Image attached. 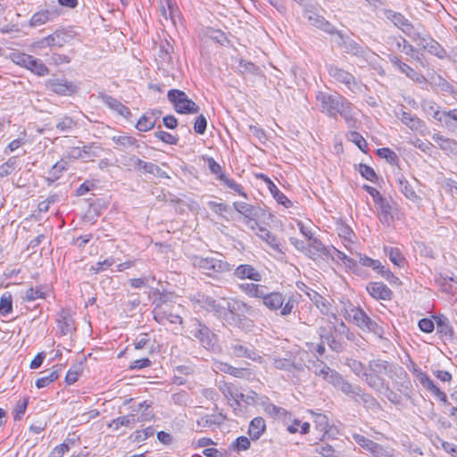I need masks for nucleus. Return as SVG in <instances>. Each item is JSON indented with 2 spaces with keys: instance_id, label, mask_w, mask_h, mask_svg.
I'll return each mask as SVG.
<instances>
[{
  "instance_id": "1",
  "label": "nucleus",
  "mask_w": 457,
  "mask_h": 457,
  "mask_svg": "<svg viewBox=\"0 0 457 457\" xmlns=\"http://www.w3.org/2000/svg\"><path fill=\"white\" fill-rule=\"evenodd\" d=\"M316 99L320 104L322 112L335 119L339 114L350 128L355 127L356 119L353 114V107L346 98L338 94L319 92Z\"/></svg>"
},
{
  "instance_id": "2",
  "label": "nucleus",
  "mask_w": 457,
  "mask_h": 457,
  "mask_svg": "<svg viewBox=\"0 0 457 457\" xmlns=\"http://www.w3.org/2000/svg\"><path fill=\"white\" fill-rule=\"evenodd\" d=\"M397 370L403 371V368L386 360H371L368 364V375L365 383L375 392L382 394L384 389H387V383L383 376L391 378L393 373L396 374Z\"/></svg>"
},
{
  "instance_id": "3",
  "label": "nucleus",
  "mask_w": 457,
  "mask_h": 457,
  "mask_svg": "<svg viewBox=\"0 0 457 457\" xmlns=\"http://www.w3.org/2000/svg\"><path fill=\"white\" fill-rule=\"evenodd\" d=\"M331 386L355 403H361L368 410L379 409V403L371 394L367 393L359 385L350 383L340 373L334 378Z\"/></svg>"
},
{
  "instance_id": "4",
  "label": "nucleus",
  "mask_w": 457,
  "mask_h": 457,
  "mask_svg": "<svg viewBox=\"0 0 457 457\" xmlns=\"http://www.w3.org/2000/svg\"><path fill=\"white\" fill-rule=\"evenodd\" d=\"M353 438L357 445L370 453L372 457H403L402 454L393 447L380 445L361 434H353Z\"/></svg>"
},
{
  "instance_id": "5",
  "label": "nucleus",
  "mask_w": 457,
  "mask_h": 457,
  "mask_svg": "<svg viewBox=\"0 0 457 457\" xmlns=\"http://www.w3.org/2000/svg\"><path fill=\"white\" fill-rule=\"evenodd\" d=\"M167 98L178 113L194 114L200 111V107L184 91L179 89L169 90Z\"/></svg>"
},
{
  "instance_id": "6",
  "label": "nucleus",
  "mask_w": 457,
  "mask_h": 457,
  "mask_svg": "<svg viewBox=\"0 0 457 457\" xmlns=\"http://www.w3.org/2000/svg\"><path fill=\"white\" fill-rule=\"evenodd\" d=\"M385 17L391 21L395 26L400 29L405 35L411 37L413 41H418L420 32L416 30L411 22L406 19L401 12L392 10H385Z\"/></svg>"
},
{
  "instance_id": "7",
  "label": "nucleus",
  "mask_w": 457,
  "mask_h": 457,
  "mask_svg": "<svg viewBox=\"0 0 457 457\" xmlns=\"http://www.w3.org/2000/svg\"><path fill=\"white\" fill-rule=\"evenodd\" d=\"M194 265L198 267L207 275H211V272L223 273L230 271L232 267L227 262L215 259L213 257H195Z\"/></svg>"
},
{
  "instance_id": "8",
  "label": "nucleus",
  "mask_w": 457,
  "mask_h": 457,
  "mask_svg": "<svg viewBox=\"0 0 457 457\" xmlns=\"http://www.w3.org/2000/svg\"><path fill=\"white\" fill-rule=\"evenodd\" d=\"M328 74L337 82L344 84L352 92H356L360 89V85L357 83L354 76L350 72L335 65L328 67Z\"/></svg>"
},
{
  "instance_id": "9",
  "label": "nucleus",
  "mask_w": 457,
  "mask_h": 457,
  "mask_svg": "<svg viewBox=\"0 0 457 457\" xmlns=\"http://www.w3.org/2000/svg\"><path fill=\"white\" fill-rule=\"evenodd\" d=\"M348 322L358 326L362 330H367L374 333L375 335L382 337L384 328L376 320L370 319V316H345Z\"/></svg>"
},
{
  "instance_id": "10",
  "label": "nucleus",
  "mask_w": 457,
  "mask_h": 457,
  "mask_svg": "<svg viewBox=\"0 0 457 457\" xmlns=\"http://www.w3.org/2000/svg\"><path fill=\"white\" fill-rule=\"evenodd\" d=\"M46 88L60 96H71L76 93L78 87L71 81L61 79H50L46 81Z\"/></svg>"
},
{
  "instance_id": "11",
  "label": "nucleus",
  "mask_w": 457,
  "mask_h": 457,
  "mask_svg": "<svg viewBox=\"0 0 457 457\" xmlns=\"http://www.w3.org/2000/svg\"><path fill=\"white\" fill-rule=\"evenodd\" d=\"M416 42L430 54L435 55L439 59H445L447 57L446 50L429 35H422L420 33V37Z\"/></svg>"
},
{
  "instance_id": "12",
  "label": "nucleus",
  "mask_w": 457,
  "mask_h": 457,
  "mask_svg": "<svg viewBox=\"0 0 457 457\" xmlns=\"http://www.w3.org/2000/svg\"><path fill=\"white\" fill-rule=\"evenodd\" d=\"M336 43L346 54L362 57L365 54V49L362 46L343 33H337Z\"/></svg>"
},
{
  "instance_id": "13",
  "label": "nucleus",
  "mask_w": 457,
  "mask_h": 457,
  "mask_svg": "<svg viewBox=\"0 0 457 457\" xmlns=\"http://www.w3.org/2000/svg\"><path fill=\"white\" fill-rule=\"evenodd\" d=\"M98 99H100L102 103H104L110 109L115 111L120 116H123L127 119L131 116V112L129 109L116 98L104 93H99Z\"/></svg>"
},
{
  "instance_id": "14",
  "label": "nucleus",
  "mask_w": 457,
  "mask_h": 457,
  "mask_svg": "<svg viewBox=\"0 0 457 457\" xmlns=\"http://www.w3.org/2000/svg\"><path fill=\"white\" fill-rule=\"evenodd\" d=\"M310 370H312L316 376L321 377L330 385L339 373L337 370L330 369L326 363L319 360L312 363V366L310 368Z\"/></svg>"
},
{
  "instance_id": "15",
  "label": "nucleus",
  "mask_w": 457,
  "mask_h": 457,
  "mask_svg": "<svg viewBox=\"0 0 457 457\" xmlns=\"http://www.w3.org/2000/svg\"><path fill=\"white\" fill-rule=\"evenodd\" d=\"M233 275L238 279H250L257 282L262 280V274L250 264L237 266L234 270Z\"/></svg>"
},
{
  "instance_id": "16",
  "label": "nucleus",
  "mask_w": 457,
  "mask_h": 457,
  "mask_svg": "<svg viewBox=\"0 0 457 457\" xmlns=\"http://www.w3.org/2000/svg\"><path fill=\"white\" fill-rule=\"evenodd\" d=\"M376 206L378 208V218L382 224L390 226L394 220V217L392 215V206L389 201L381 196L377 201L374 202Z\"/></svg>"
},
{
  "instance_id": "17",
  "label": "nucleus",
  "mask_w": 457,
  "mask_h": 457,
  "mask_svg": "<svg viewBox=\"0 0 457 457\" xmlns=\"http://www.w3.org/2000/svg\"><path fill=\"white\" fill-rule=\"evenodd\" d=\"M172 50L173 46L168 41H165L160 45L158 60L159 67L161 69L168 70L173 67V58L171 56Z\"/></svg>"
},
{
  "instance_id": "18",
  "label": "nucleus",
  "mask_w": 457,
  "mask_h": 457,
  "mask_svg": "<svg viewBox=\"0 0 457 457\" xmlns=\"http://www.w3.org/2000/svg\"><path fill=\"white\" fill-rule=\"evenodd\" d=\"M230 350L232 354L237 358H246L253 361L261 358L253 346L245 345L237 340L231 344Z\"/></svg>"
},
{
  "instance_id": "19",
  "label": "nucleus",
  "mask_w": 457,
  "mask_h": 457,
  "mask_svg": "<svg viewBox=\"0 0 457 457\" xmlns=\"http://www.w3.org/2000/svg\"><path fill=\"white\" fill-rule=\"evenodd\" d=\"M233 206L237 212L245 217V220H256L262 212L261 207L252 205L245 202H235Z\"/></svg>"
},
{
  "instance_id": "20",
  "label": "nucleus",
  "mask_w": 457,
  "mask_h": 457,
  "mask_svg": "<svg viewBox=\"0 0 457 457\" xmlns=\"http://www.w3.org/2000/svg\"><path fill=\"white\" fill-rule=\"evenodd\" d=\"M367 291L376 299L389 300L392 296V291L382 282H370L367 285Z\"/></svg>"
},
{
  "instance_id": "21",
  "label": "nucleus",
  "mask_w": 457,
  "mask_h": 457,
  "mask_svg": "<svg viewBox=\"0 0 457 457\" xmlns=\"http://www.w3.org/2000/svg\"><path fill=\"white\" fill-rule=\"evenodd\" d=\"M260 178L266 182L271 195L279 204H282L286 208L292 206V202L278 188L269 177L264 174H261Z\"/></svg>"
},
{
  "instance_id": "22",
  "label": "nucleus",
  "mask_w": 457,
  "mask_h": 457,
  "mask_svg": "<svg viewBox=\"0 0 457 457\" xmlns=\"http://www.w3.org/2000/svg\"><path fill=\"white\" fill-rule=\"evenodd\" d=\"M194 336L205 348L212 347L215 344V335L211 332L209 328L200 323L198 324V328L194 333Z\"/></svg>"
},
{
  "instance_id": "23",
  "label": "nucleus",
  "mask_w": 457,
  "mask_h": 457,
  "mask_svg": "<svg viewBox=\"0 0 457 457\" xmlns=\"http://www.w3.org/2000/svg\"><path fill=\"white\" fill-rule=\"evenodd\" d=\"M272 362L276 369L284 370H296L302 371L303 370V364L301 362H296L295 359L291 360L289 358H279L277 356L272 357Z\"/></svg>"
},
{
  "instance_id": "24",
  "label": "nucleus",
  "mask_w": 457,
  "mask_h": 457,
  "mask_svg": "<svg viewBox=\"0 0 457 457\" xmlns=\"http://www.w3.org/2000/svg\"><path fill=\"white\" fill-rule=\"evenodd\" d=\"M67 35L60 30L42 38L39 42L41 46H57L61 47L67 42Z\"/></svg>"
},
{
  "instance_id": "25",
  "label": "nucleus",
  "mask_w": 457,
  "mask_h": 457,
  "mask_svg": "<svg viewBox=\"0 0 457 457\" xmlns=\"http://www.w3.org/2000/svg\"><path fill=\"white\" fill-rule=\"evenodd\" d=\"M263 303L270 310V311H277L280 308H282L285 298L283 295L279 292H272L269 293L266 292V295L262 298Z\"/></svg>"
},
{
  "instance_id": "26",
  "label": "nucleus",
  "mask_w": 457,
  "mask_h": 457,
  "mask_svg": "<svg viewBox=\"0 0 457 457\" xmlns=\"http://www.w3.org/2000/svg\"><path fill=\"white\" fill-rule=\"evenodd\" d=\"M266 430V423L263 418L255 417L249 424L248 435L252 440L259 439Z\"/></svg>"
},
{
  "instance_id": "27",
  "label": "nucleus",
  "mask_w": 457,
  "mask_h": 457,
  "mask_svg": "<svg viewBox=\"0 0 457 457\" xmlns=\"http://www.w3.org/2000/svg\"><path fill=\"white\" fill-rule=\"evenodd\" d=\"M239 288L249 296L256 298H263L268 291V287L266 286L253 283L240 284Z\"/></svg>"
},
{
  "instance_id": "28",
  "label": "nucleus",
  "mask_w": 457,
  "mask_h": 457,
  "mask_svg": "<svg viewBox=\"0 0 457 457\" xmlns=\"http://www.w3.org/2000/svg\"><path fill=\"white\" fill-rule=\"evenodd\" d=\"M225 420L226 417L222 413L205 415L196 420V425L204 428H210L212 425L219 427L223 424Z\"/></svg>"
},
{
  "instance_id": "29",
  "label": "nucleus",
  "mask_w": 457,
  "mask_h": 457,
  "mask_svg": "<svg viewBox=\"0 0 457 457\" xmlns=\"http://www.w3.org/2000/svg\"><path fill=\"white\" fill-rule=\"evenodd\" d=\"M53 369V370L45 371L47 374L37 379L35 385L37 388H44L49 386L51 383L54 382L59 378V372L62 370V366L56 365L54 366Z\"/></svg>"
},
{
  "instance_id": "30",
  "label": "nucleus",
  "mask_w": 457,
  "mask_h": 457,
  "mask_svg": "<svg viewBox=\"0 0 457 457\" xmlns=\"http://www.w3.org/2000/svg\"><path fill=\"white\" fill-rule=\"evenodd\" d=\"M112 140L120 150H126L130 147L137 148L139 146L138 141L128 135L113 136Z\"/></svg>"
},
{
  "instance_id": "31",
  "label": "nucleus",
  "mask_w": 457,
  "mask_h": 457,
  "mask_svg": "<svg viewBox=\"0 0 457 457\" xmlns=\"http://www.w3.org/2000/svg\"><path fill=\"white\" fill-rule=\"evenodd\" d=\"M431 318L436 323L437 333L450 337L453 336V328L446 316H431Z\"/></svg>"
},
{
  "instance_id": "32",
  "label": "nucleus",
  "mask_w": 457,
  "mask_h": 457,
  "mask_svg": "<svg viewBox=\"0 0 457 457\" xmlns=\"http://www.w3.org/2000/svg\"><path fill=\"white\" fill-rule=\"evenodd\" d=\"M396 117L411 129H418L421 123L417 116L403 110H401L400 112H396Z\"/></svg>"
},
{
  "instance_id": "33",
  "label": "nucleus",
  "mask_w": 457,
  "mask_h": 457,
  "mask_svg": "<svg viewBox=\"0 0 457 457\" xmlns=\"http://www.w3.org/2000/svg\"><path fill=\"white\" fill-rule=\"evenodd\" d=\"M47 290V287L42 286L37 287L36 288L30 287L24 292L22 299L26 302H33L37 299H45Z\"/></svg>"
},
{
  "instance_id": "34",
  "label": "nucleus",
  "mask_w": 457,
  "mask_h": 457,
  "mask_svg": "<svg viewBox=\"0 0 457 457\" xmlns=\"http://www.w3.org/2000/svg\"><path fill=\"white\" fill-rule=\"evenodd\" d=\"M26 69L38 76H45L49 73V69L46 66V64L32 55L28 62V66Z\"/></svg>"
},
{
  "instance_id": "35",
  "label": "nucleus",
  "mask_w": 457,
  "mask_h": 457,
  "mask_svg": "<svg viewBox=\"0 0 457 457\" xmlns=\"http://www.w3.org/2000/svg\"><path fill=\"white\" fill-rule=\"evenodd\" d=\"M310 243L307 247V252L309 254L312 255H328L329 251L328 249L322 244V242L318 238H312V240H309Z\"/></svg>"
},
{
  "instance_id": "36",
  "label": "nucleus",
  "mask_w": 457,
  "mask_h": 457,
  "mask_svg": "<svg viewBox=\"0 0 457 457\" xmlns=\"http://www.w3.org/2000/svg\"><path fill=\"white\" fill-rule=\"evenodd\" d=\"M62 335H67L76 329L73 316H60L56 320Z\"/></svg>"
},
{
  "instance_id": "37",
  "label": "nucleus",
  "mask_w": 457,
  "mask_h": 457,
  "mask_svg": "<svg viewBox=\"0 0 457 457\" xmlns=\"http://www.w3.org/2000/svg\"><path fill=\"white\" fill-rule=\"evenodd\" d=\"M346 365L357 377L361 378L365 382L368 375V367H366L361 361L354 359L347 360Z\"/></svg>"
},
{
  "instance_id": "38",
  "label": "nucleus",
  "mask_w": 457,
  "mask_h": 457,
  "mask_svg": "<svg viewBox=\"0 0 457 457\" xmlns=\"http://www.w3.org/2000/svg\"><path fill=\"white\" fill-rule=\"evenodd\" d=\"M385 253L388 256L389 260L397 267L403 268L405 265L406 261L400 249L395 247H385Z\"/></svg>"
},
{
  "instance_id": "39",
  "label": "nucleus",
  "mask_w": 457,
  "mask_h": 457,
  "mask_svg": "<svg viewBox=\"0 0 457 457\" xmlns=\"http://www.w3.org/2000/svg\"><path fill=\"white\" fill-rule=\"evenodd\" d=\"M141 170L144 173L152 174L160 179H169L170 178V176L168 175V173L166 171L162 170L158 165H156L153 162H148L143 161L142 165H141Z\"/></svg>"
},
{
  "instance_id": "40",
  "label": "nucleus",
  "mask_w": 457,
  "mask_h": 457,
  "mask_svg": "<svg viewBox=\"0 0 457 457\" xmlns=\"http://www.w3.org/2000/svg\"><path fill=\"white\" fill-rule=\"evenodd\" d=\"M231 319L235 326L238 327L245 332L251 331L253 327V321L248 316H228ZM229 322V320H227Z\"/></svg>"
},
{
  "instance_id": "41",
  "label": "nucleus",
  "mask_w": 457,
  "mask_h": 457,
  "mask_svg": "<svg viewBox=\"0 0 457 457\" xmlns=\"http://www.w3.org/2000/svg\"><path fill=\"white\" fill-rule=\"evenodd\" d=\"M314 452L320 454L322 457H338L339 452H337L334 446L329 444H326L321 440V443L314 445Z\"/></svg>"
},
{
  "instance_id": "42",
  "label": "nucleus",
  "mask_w": 457,
  "mask_h": 457,
  "mask_svg": "<svg viewBox=\"0 0 457 457\" xmlns=\"http://www.w3.org/2000/svg\"><path fill=\"white\" fill-rule=\"evenodd\" d=\"M397 182L400 186L401 192L405 195V197L411 201H416L419 198L413 187L403 176L399 177L397 179Z\"/></svg>"
},
{
  "instance_id": "43",
  "label": "nucleus",
  "mask_w": 457,
  "mask_h": 457,
  "mask_svg": "<svg viewBox=\"0 0 457 457\" xmlns=\"http://www.w3.org/2000/svg\"><path fill=\"white\" fill-rule=\"evenodd\" d=\"M136 413H130L125 416L118 417L111 421L109 427H113L114 429H118L120 427H130L132 424L136 423Z\"/></svg>"
},
{
  "instance_id": "44",
  "label": "nucleus",
  "mask_w": 457,
  "mask_h": 457,
  "mask_svg": "<svg viewBox=\"0 0 457 457\" xmlns=\"http://www.w3.org/2000/svg\"><path fill=\"white\" fill-rule=\"evenodd\" d=\"M142 160L137 157L134 154L131 155H121L120 158V162L121 165L127 167L128 169L134 168L137 170H141Z\"/></svg>"
},
{
  "instance_id": "45",
  "label": "nucleus",
  "mask_w": 457,
  "mask_h": 457,
  "mask_svg": "<svg viewBox=\"0 0 457 457\" xmlns=\"http://www.w3.org/2000/svg\"><path fill=\"white\" fill-rule=\"evenodd\" d=\"M258 236L266 241L274 250H279V243L277 237L266 228L259 227Z\"/></svg>"
},
{
  "instance_id": "46",
  "label": "nucleus",
  "mask_w": 457,
  "mask_h": 457,
  "mask_svg": "<svg viewBox=\"0 0 457 457\" xmlns=\"http://www.w3.org/2000/svg\"><path fill=\"white\" fill-rule=\"evenodd\" d=\"M376 154L382 159H386V162L392 165H397L399 162L398 155L390 148L383 147L376 150Z\"/></svg>"
},
{
  "instance_id": "47",
  "label": "nucleus",
  "mask_w": 457,
  "mask_h": 457,
  "mask_svg": "<svg viewBox=\"0 0 457 457\" xmlns=\"http://www.w3.org/2000/svg\"><path fill=\"white\" fill-rule=\"evenodd\" d=\"M328 418L327 415L322 413H316L314 418V423L316 425V428L323 433V437L328 436L329 430L328 429L329 423Z\"/></svg>"
},
{
  "instance_id": "48",
  "label": "nucleus",
  "mask_w": 457,
  "mask_h": 457,
  "mask_svg": "<svg viewBox=\"0 0 457 457\" xmlns=\"http://www.w3.org/2000/svg\"><path fill=\"white\" fill-rule=\"evenodd\" d=\"M196 302L204 310L208 312H218L216 310L217 305L215 304V300L211 297L198 294Z\"/></svg>"
},
{
  "instance_id": "49",
  "label": "nucleus",
  "mask_w": 457,
  "mask_h": 457,
  "mask_svg": "<svg viewBox=\"0 0 457 457\" xmlns=\"http://www.w3.org/2000/svg\"><path fill=\"white\" fill-rule=\"evenodd\" d=\"M12 312V296L11 293L4 292L0 297V314H8Z\"/></svg>"
},
{
  "instance_id": "50",
  "label": "nucleus",
  "mask_w": 457,
  "mask_h": 457,
  "mask_svg": "<svg viewBox=\"0 0 457 457\" xmlns=\"http://www.w3.org/2000/svg\"><path fill=\"white\" fill-rule=\"evenodd\" d=\"M155 125V120H152V117L146 113L144 114L137 122L136 128L139 131L146 132L151 130Z\"/></svg>"
},
{
  "instance_id": "51",
  "label": "nucleus",
  "mask_w": 457,
  "mask_h": 457,
  "mask_svg": "<svg viewBox=\"0 0 457 457\" xmlns=\"http://www.w3.org/2000/svg\"><path fill=\"white\" fill-rule=\"evenodd\" d=\"M433 140L438 143L440 148L444 151H453L457 146V143L454 140L445 138L439 134L433 135Z\"/></svg>"
},
{
  "instance_id": "52",
  "label": "nucleus",
  "mask_w": 457,
  "mask_h": 457,
  "mask_svg": "<svg viewBox=\"0 0 457 457\" xmlns=\"http://www.w3.org/2000/svg\"><path fill=\"white\" fill-rule=\"evenodd\" d=\"M51 15L52 12L47 10L36 12L29 21L30 26L36 27L45 24L50 20Z\"/></svg>"
},
{
  "instance_id": "53",
  "label": "nucleus",
  "mask_w": 457,
  "mask_h": 457,
  "mask_svg": "<svg viewBox=\"0 0 457 457\" xmlns=\"http://www.w3.org/2000/svg\"><path fill=\"white\" fill-rule=\"evenodd\" d=\"M266 400L267 402H262V404L263 405L266 413L273 417H283L287 415V411L285 409L278 407L275 404L268 402L267 397Z\"/></svg>"
},
{
  "instance_id": "54",
  "label": "nucleus",
  "mask_w": 457,
  "mask_h": 457,
  "mask_svg": "<svg viewBox=\"0 0 457 457\" xmlns=\"http://www.w3.org/2000/svg\"><path fill=\"white\" fill-rule=\"evenodd\" d=\"M76 125L71 117L64 116L57 120L56 129L61 132H70Z\"/></svg>"
},
{
  "instance_id": "55",
  "label": "nucleus",
  "mask_w": 457,
  "mask_h": 457,
  "mask_svg": "<svg viewBox=\"0 0 457 457\" xmlns=\"http://www.w3.org/2000/svg\"><path fill=\"white\" fill-rule=\"evenodd\" d=\"M206 35L209 38L220 44L221 46H225L226 44H228V39L226 34L220 29H214L212 28L208 29Z\"/></svg>"
},
{
  "instance_id": "56",
  "label": "nucleus",
  "mask_w": 457,
  "mask_h": 457,
  "mask_svg": "<svg viewBox=\"0 0 457 457\" xmlns=\"http://www.w3.org/2000/svg\"><path fill=\"white\" fill-rule=\"evenodd\" d=\"M304 17L309 21L310 24L319 28L320 24L324 21L325 18L320 14H318L315 11H313L311 7L305 8L304 10Z\"/></svg>"
},
{
  "instance_id": "57",
  "label": "nucleus",
  "mask_w": 457,
  "mask_h": 457,
  "mask_svg": "<svg viewBox=\"0 0 457 457\" xmlns=\"http://www.w3.org/2000/svg\"><path fill=\"white\" fill-rule=\"evenodd\" d=\"M218 179L222 181L230 189L236 191L240 195L244 197H247L245 193L243 191V187L239 184H237L235 180L228 179L225 174H220L218 177Z\"/></svg>"
},
{
  "instance_id": "58",
  "label": "nucleus",
  "mask_w": 457,
  "mask_h": 457,
  "mask_svg": "<svg viewBox=\"0 0 457 457\" xmlns=\"http://www.w3.org/2000/svg\"><path fill=\"white\" fill-rule=\"evenodd\" d=\"M400 71L402 73H404L408 78H410L415 82L422 83L425 81V78L422 74L417 72L406 63H403V65H402Z\"/></svg>"
},
{
  "instance_id": "59",
  "label": "nucleus",
  "mask_w": 457,
  "mask_h": 457,
  "mask_svg": "<svg viewBox=\"0 0 457 457\" xmlns=\"http://www.w3.org/2000/svg\"><path fill=\"white\" fill-rule=\"evenodd\" d=\"M251 446L250 440L244 436H238L229 446L232 451L241 452L248 450Z\"/></svg>"
},
{
  "instance_id": "60",
  "label": "nucleus",
  "mask_w": 457,
  "mask_h": 457,
  "mask_svg": "<svg viewBox=\"0 0 457 457\" xmlns=\"http://www.w3.org/2000/svg\"><path fill=\"white\" fill-rule=\"evenodd\" d=\"M101 150H102V148L99 145H97L96 143L85 145L82 147L83 159L98 157L100 155Z\"/></svg>"
},
{
  "instance_id": "61",
  "label": "nucleus",
  "mask_w": 457,
  "mask_h": 457,
  "mask_svg": "<svg viewBox=\"0 0 457 457\" xmlns=\"http://www.w3.org/2000/svg\"><path fill=\"white\" fill-rule=\"evenodd\" d=\"M259 399V395L254 391H249L246 394L238 392V396L237 397L236 403L237 405H240V401L245 402L246 404H253L257 403Z\"/></svg>"
},
{
  "instance_id": "62",
  "label": "nucleus",
  "mask_w": 457,
  "mask_h": 457,
  "mask_svg": "<svg viewBox=\"0 0 457 457\" xmlns=\"http://www.w3.org/2000/svg\"><path fill=\"white\" fill-rule=\"evenodd\" d=\"M156 294L159 295V299L155 308H162L161 312H162V314H166L167 312H170L166 307L169 306V302H170L172 295L167 293H161L159 290H156Z\"/></svg>"
},
{
  "instance_id": "63",
  "label": "nucleus",
  "mask_w": 457,
  "mask_h": 457,
  "mask_svg": "<svg viewBox=\"0 0 457 457\" xmlns=\"http://www.w3.org/2000/svg\"><path fill=\"white\" fill-rule=\"evenodd\" d=\"M349 139L354 143L360 150L363 153H367L368 150V143L365 138L356 131H353L349 134Z\"/></svg>"
},
{
  "instance_id": "64",
  "label": "nucleus",
  "mask_w": 457,
  "mask_h": 457,
  "mask_svg": "<svg viewBox=\"0 0 457 457\" xmlns=\"http://www.w3.org/2000/svg\"><path fill=\"white\" fill-rule=\"evenodd\" d=\"M31 55L27 54L25 53L14 52L10 55L11 60L17 65H20L23 68L28 66V62L30 59Z\"/></svg>"
}]
</instances>
